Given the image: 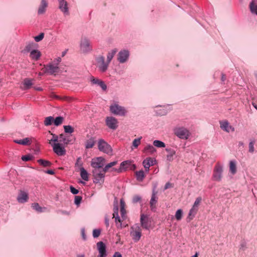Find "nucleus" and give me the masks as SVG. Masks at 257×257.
I'll list each match as a JSON object with an SVG mask.
<instances>
[{"mask_svg": "<svg viewBox=\"0 0 257 257\" xmlns=\"http://www.w3.org/2000/svg\"><path fill=\"white\" fill-rule=\"evenodd\" d=\"M174 134L179 139L187 140L190 133L189 131L184 127H177L174 129Z\"/></svg>", "mask_w": 257, "mask_h": 257, "instance_id": "obj_1", "label": "nucleus"}, {"mask_svg": "<svg viewBox=\"0 0 257 257\" xmlns=\"http://www.w3.org/2000/svg\"><path fill=\"white\" fill-rule=\"evenodd\" d=\"M98 149L100 151L108 155L112 154V149L111 146L103 139H100L98 140Z\"/></svg>", "mask_w": 257, "mask_h": 257, "instance_id": "obj_2", "label": "nucleus"}, {"mask_svg": "<svg viewBox=\"0 0 257 257\" xmlns=\"http://www.w3.org/2000/svg\"><path fill=\"white\" fill-rule=\"evenodd\" d=\"M223 167L217 163L214 167L212 179L214 181L220 182L222 178Z\"/></svg>", "mask_w": 257, "mask_h": 257, "instance_id": "obj_3", "label": "nucleus"}, {"mask_svg": "<svg viewBox=\"0 0 257 257\" xmlns=\"http://www.w3.org/2000/svg\"><path fill=\"white\" fill-rule=\"evenodd\" d=\"M110 112L115 115L124 116L126 114V110L124 107L117 104H114L110 106Z\"/></svg>", "mask_w": 257, "mask_h": 257, "instance_id": "obj_4", "label": "nucleus"}, {"mask_svg": "<svg viewBox=\"0 0 257 257\" xmlns=\"http://www.w3.org/2000/svg\"><path fill=\"white\" fill-rule=\"evenodd\" d=\"M105 173L103 171H100L97 169H93L92 171L93 182L95 184L103 183Z\"/></svg>", "mask_w": 257, "mask_h": 257, "instance_id": "obj_5", "label": "nucleus"}, {"mask_svg": "<svg viewBox=\"0 0 257 257\" xmlns=\"http://www.w3.org/2000/svg\"><path fill=\"white\" fill-rule=\"evenodd\" d=\"M96 61L97 63V67L100 71L102 72H105L109 65V63L104 61V57L103 56H99L96 58Z\"/></svg>", "mask_w": 257, "mask_h": 257, "instance_id": "obj_6", "label": "nucleus"}, {"mask_svg": "<svg viewBox=\"0 0 257 257\" xmlns=\"http://www.w3.org/2000/svg\"><path fill=\"white\" fill-rule=\"evenodd\" d=\"M140 222L141 226L146 230H149L151 225V221L148 215L142 214L140 217Z\"/></svg>", "mask_w": 257, "mask_h": 257, "instance_id": "obj_7", "label": "nucleus"}, {"mask_svg": "<svg viewBox=\"0 0 257 257\" xmlns=\"http://www.w3.org/2000/svg\"><path fill=\"white\" fill-rule=\"evenodd\" d=\"M131 228L133 231L131 232V235L133 239L135 241H138L142 235L141 227L138 224H136L135 226L132 227Z\"/></svg>", "mask_w": 257, "mask_h": 257, "instance_id": "obj_8", "label": "nucleus"}, {"mask_svg": "<svg viewBox=\"0 0 257 257\" xmlns=\"http://www.w3.org/2000/svg\"><path fill=\"white\" fill-rule=\"evenodd\" d=\"M104 159L102 157H99L92 160L91 166L94 169H98L102 168L104 166Z\"/></svg>", "mask_w": 257, "mask_h": 257, "instance_id": "obj_9", "label": "nucleus"}, {"mask_svg": "<svg viewBox=\"0 0 257 257\" xmlns=\"http://www.w3.org/2000/svg\"><path fill=\"white\" fill-rule=\"evenodd\" d=\"M106 125L110 129L115 130L117 128L118 125L117 120L112 116H108L105 120Z\"/></svg>", "mask_w": 257, "mask_h": 257, "instance_id": "obj_10", "label": "nucleus"}, {"mask_svg": "<svg viewBox=\"0 0 257 257\" xmlns=\"http://www.w3.org/2000/svg\"><path fill=\"white\" fill-rule=\"evenodd\" d=\"M80 48L81 50L85 53L88 52L92 50L89 40L86 37L82 38L80 43Z\"/></svg>", "mask_w": 257, "mask_h": 257, "instance_id": "obj_11", "label": "nucleus"}, {"mask_svg": "<svg viewBox=\"0 0 257 257\" xmlns=\"http://www.w3.org/2000/svg\"><path fill=\"white\" fill-rule=\"evenodd\" d=\"M53 147V151L58 156H64L66 154V150L64 147H62L60 143H54L51 144Z\"/></svg>", "mask_w": 257, "mask_h": 257, "instance_id": "obj_12", "label": "nucleus"}, {"mask_svg": "<svg viewBox=\"0 0 257 257\" xmlns=\"http://www.w3.org/2000/svg\"><path fill=\"white\" fill-rule=\"evenodd\" d=\"M99 254L97 257H106L107 253L105 244L102 241H99L96 244Z\"/></svg>", "mask_w": 257, "mask_h": 257, "instance_id": "obj_13", "label": "nucleus"}, {"mask_svg": "<svg viewBox=\"0 0 257 257\" xmlns=\"http://www.w3.org/2000/svg\"><path fill=\"white\" fill-rule=\"evenodd\" d=\"M130 56L129 51L127 50H123L119 51L117 55V60L120 63L125 62Z\"/></svg>", "mask_w": 257, "mask_h": 257, "instance_id": "obj_14", "label": "nucleus"}, {"mask_svg": "<svg viewBox=\"0 0 257 257\" xmlns=\"http://www.w3.org/2000/svg\"><path fill=\"white\" fill-rule=\"evenodd\" d=\"M131 165V161H125L121 163L120 167L118 169H112V170L117 172L118 173H120L123 171H126L127 169H130V165Z\"/></svg>", "mask_w": 257, "mask_h": 257, "instance_id": "obj_15", "label": "nucleus"}, {"mask_svg": "<svg viewBox=\"0 0 257 257\" xmlns=\"http://www.w3.org/2000/svg\"><path fill=\"white\" fill-rule=\"evenodd\" d=\"M45 72L49 73L50 75H53L58 73L59 69L58 66H54L52 64L47 65L45 67Z\"/></svg>", "mask_w": 257, "mask_h": 257, "instance_id": "obj_16", "label": "nucleus"}, {"mask_svg": "<svg viewBox=\"0 0 257 257\" xmlns=\"http://www.w3.org/2000/svg\"><path fill=\"white\" fill-rule=\"evenodd\" d=\"M59 2V9L64 13L68 15L69 14L68 4L65 0H58Z\"/></svg>", "mask_w": 257, "mask_h": 257, "instance_id": "obj_17", "label": "nucleus"}, {"mask_svg": "<svg viewBox=\"0 0 257 257\" xmlns=\"http://www.w3.org/2000/svg\"><path fill=\"white\" fill-rule=\"evenodd\" d=\"M29 197L27 193L21 190L17 197V201L19 203H24L27 202L28 200Z\"/></svg>", "mask_w": 257, "mask_h": 257, "instance_id": "obj_18", "label": "nucleus"}, {"mask_svg": "<svg viewBox=\"0 0 257 257\" xmlns=\"http://www.w3.org/2000/svg\"><path fill=\"white\" fill-rule=\"evenodd\" d=\"M156 194L157 192H155L154 190L150 202L151 209L152 211H155V209H156V204L158 201V198L156 196Z\"/></svg>", "mask_w": 257, "mask_h": 257, "instance_id": "obj_19", "label": "nucleus"}, {"mask_svg": "<svg viewBox=\"0 0 257 257\" xmlns=\"http://www.w3.org/2000/svg\"><path fill=\"white\" fill-rule=\"evenodd\" d=\"M156 160H153L151 158H147L143 161V164L146 171L148 172L149 171V168L154 165V162Z\"/></svg>", "mask_w": 257, "mask_h": 257, "instance_id": "obj_20", "label": "nucleus"}, {"mask_svg": "<svg viewBox=\"0 0 257 257\" xmlns=\"http://www.w3.org/2000/svg\"><path fill=\"white\" fill-rule=\"evenodd\" d=\"M33 79L25 78L23 81V87H22L23 90L29 89L33 85Z\"/></svg>", "mask_w": 257, "mask_h": 257, "instance_id": "obj_21", "label": "nucleus"}, {"mask_svg": "<svg viewBox=\"0 0 257 257\" xmlns=\"http://www.w3.org/2000/svg\"><path fill=\"white\" fill-rule=\"evenodd\" d=\"M59 142H63L65 145H67L69 144H73L74 141L70 139L69 137H67L62 134L59 135Z\"/></svg>", "mask_w": 257, "mask_h": 257, "instance_id": "obj_22", "label": "nucleus"}, {"mask_svg": "<svg viewBox=\"0 0 257 257\" xmlns=\"http://www.w3.org/2000/svg\"><path fill=\"white\" fill-rule=\"evenodd\" d=\"M48 7V3L47 0H42L41 5L38 9V13L39 15H42L45 13L46 9Z\"/></svg>", "mask_w": 257, "mask_h": 257, "instance_id": "obj_23", "label": "nucleus"}, {"mask_svg": "<svg viewBox=\"0 0 257 257\" xmlns=\"http://www.w3.org/2000/svg\"><path fill=\"white\" fill-rule=\"evenodd\" d=\"M41 53L38 50H33L30 52V57L32 60L37 61L39 59Z\"/></svg>", "mask_w": 257, "mask_h": 257, "instance_id": "obj_24", "label": "nucleus"}, {"mask_svg": "<svg viewBox=\"0 0 257 257\" xmlns=\"http://www.w3.org/2000/svg\"><path fill=\"white\" fill-rule=\"evenodd\" d=\"M220 127L227 132H229L230 130L232 131H234V127H233L231 125H229L227 121L221 122Z\"/></svg>", "mask_w": 257, "mask_h": 257, "instance_id": "obj_25", "label": "nucleus"}, {"mask_svg": "<svg viewBox=\"0 0 257 257\" xmlns=\"http://www.w3.org/2000/svg\"><path fill=\"white\" fill-rule=\"evenodd\" d=\"M95 144V140L94 137H90L85 142V148L86 149H90L93 147Z\"/></svg>", "mask_w": 257, "mask_h": 257, "instance_id": "obj_26", "label": "nucleus"}, {"mask_svg": "<svg viewBox=\"0 0 257 257\" xmlns=\"http://www.w3.org/2000/svg\"><path fill=\"white\" fill-rule=\"evenodd\" d=\"M165 150L168 153L167 155V160L172 161L173 156L176 154L175 151L171 148H166Z\"/></svg>", "mask_w": 257, "mask_h": 257, "instance_id": "obj_27", "label": "nucleus"}, {"mask_svg": "<svg viewBox=\"0 0 257 257\" xmlns=\"http://www.w3.org/2000/svg\"><path fill=\"white\" fill-rule=\"evenodd\" d=\"M14 142L22 145H29L31 144L30 140L28 138H26L22 140H16L14 141Z\"/></svg>", "mask_w": 257, "mask_h": 257, "instance_id": "obj_28", "label": "nucleus"}, {"mask_svg": "<svg viewBox=\"0 0 257 257\" xmlns=\"http://www.w3.org/2000/svg\"><path fill=\"white\" fill-rule=\"evenodd\" d=\"M136 179L138 181L142 182L143 181L145 177L144 171L141 170L139 171H136L135 172Z\"/></svg>", "mask_w": 257, "mask_h": 257, "instance_id": "obj_29", "label": "nucleus"}, {"mask_svg": "<svg viewBox=\"0 0 257 257\" xmlns=\"http://www.w3.org/2000/svg\"><path fill=\"white\" fill-rule=\"evenodd\" d=\"M80 176L83 180L84 181H88V173L85 170V169L82 167V164L80 165Z\"/></svg>", "mask_w": 257, "mask_h": 257, "instance_id": "obj_30", "label": "nucleus"}, {"mask_svg": "<svg viewBox=\"0 0 257 257\" xmlns=\"http://www.w3.org/2000/svg\"><path fill=\"white\" fill-rule=\"evenodd\" d=\"M197 211L198 208L195 207L194 206L192 207V208L190 210L188 214V218L189 219V221H190L193 218V217H194Z\"/></svg>", "mask_w": 257, "mask_h": 257, "instance_id": "obj_31", "label": "nucleus"}, {"mask_svg": "<svg viewBox=\"0 0 257 257\" xmlns=\"http://www.w3.org/2000/svg\"><path fill=\"white\" fill-rule=\"evenodd\" d=\"M117 49L116 48L112 50L110 52H108L107 55V62L109 64L114 56L116 54L117 52Z\"/></svg>", "mask_w": 257, "mask_h": 257, "instance_id": "obj_32", "label": "nucleus"}, {"mask_svg": "<svg viewBox=\"0 0 257 257\" xmlns=\"http://www.w3.org/2000/svg\"><path fill=\"white\" fill-rule=\"evenodd\" d=\"M120 213L121 217L123 219L125 218L126 211L124 209V202L121 199L120 200Z\"/></svg>", "mask_w": 257, "mask_h": 257, "instance_id": "obj_33", "label": "nucleus"}, {"mask_svg": "<svg viewBox=\"0 0 257 257\" xmlns=\"http://www.w3.org/2000/svg\"><path fill=\"white\" fill-rule=\"evenodd\" d=\"M37 162L40 165L44 167H50L52 165L51 162L43 159H39L37 161Z\"/></svg>", "mask_w": 257, "mask_h": 257, "instance_id": "obj_34", "label": "nucleus"}, {"mask_svg": "<svg viewBox=\"0 0 257 257\" xmlns=\"http://www.w3.org/2000/svg\"><path fill=\"white\" fill-rule=\"evenodd\" d=\"M229 170L232 174H234L236 172V167L235 162L233 161H230Z\"/></svg>", "mask_w": 257, "mask_h": 257, "instance_id": "obj_35", "label": "nucleus"}, {"mask_svg": "<svg viewBox=\"0 0 257 257\" xmlns=\"http://www.w3.org/2000/svg\"><path fill=\"white\" fill-rule=\"evenodd\" d=\"M251 12L257 15V5L255 4L254 1H252L249 5Z\"/></svg>", "mask_w": 257, "mask_h": 257, "instance_id": "obj_36", "label": "nucleus"}, {"mask_svg": "<svg viewBox=\"0 0 257 257\" xmlns=\"http://www.w3.org/2000/svg\"><path fill=\"white\" fill-rule=\"evenodd\" d=\"M144 151L146 152H148L151 153V154H153L156 151V149L155 148L154 146L151 145H148L144 149Z\"/></svg>", "mask_w": 257, "mask_h": 257, "instance_id": "obj_37", "label": "nucleus"}, {"mask_svg": "<svg viewBox=\"0 0 257 257\" xmlns=\"http://www.w3.org/2000/svg\"><path fill=\"white\" fill-rule=\"evenodd\" d=\"M64 120V117L61 116H57L54 119L53 122L56 126H58L61 124Z\"/></svg>", "mask_w": 257, "mask_h": 257, "instance_id": "obj_38", "label": "nucleus"}, {"mask_svg": "<svg viewBox=\"0 0 257 257\" xmlns=\"http://www.w3.org/2000/svg\"><path fill=\"white\" fill-rule=\"evenodd\" d=\"M54 121V117L52 116H48L45 118L44 120V124L46 126L50 125L52 124Z\"/></svg>", "mask_w": 257, "mask_h": 257, "instance_id": "obj_39", "label": "nucleus"}, {"mask_svg": "<svg viewBox=\"0 0 257 257\" xmlns=\"http://www.w3.org/2000/svg\"><path fill=\"white\" fill-rule=\"evenodd\" d=\"M153 145L158 148H164L165 147V144L159 140H155L153 142Z\"/></svg>", "mask_w": 257, "mask_h": 257, "instance_id": "obj_40", "label": "nucleus"}, {"mask_svg": "<svg viewBox=\"0 0 257 257\" xmlns=\"http://www.w3.org/2000/svg\"><path fill=\"white\" fill-rule=\"evenodd\" d=\"M117 163V161H113L107 164L103 169V172H106L110 168L115 166Z\"/></svg>", "mask_w": 257, "mask_h": 257, "instance_id": "obj_41", "label": "nucleus"}, {"mask_svg": "<svg viewBox=\"0 0 257 257\" xmlns=\"http://www.w3.org/2000/svg\"><path fill=\"white\" fill-rule=\"evenodd\" d=\"M33 45H34L33 43H29L26 46V47H25L23 52L25 53H28V52L30 53V52L32 50V49L33 47Z\"/></svg>", "mask_w": 257, "mask_h": 257, "instance_id": "obj_42", "label": "nucleus"}, {"mask_svg": "<svg viewBox=\"0 0 257 257\" xmlns=\"http://www.w3.org/2000/svg\"><path fill=\"white\" fill-rule=\"evenodd\" d=\"M63 127L65 133L71 134L74 131V128L70 125H64Z\"/></svg>", "mask_w": 257, "mask_h": 257, "instance_id": "obj_43", "label": "nucleus"}, {"mask_svg": "<svg viewBox=\"0 0 257 257\" xmlns=\"http://www.w3.org/2000/svg\"><path fill=\"white\" fill-rule=\"evenodd\" d=\"M32 207L38 212H42L43 211V208L41 207L38 203H34L32 204Z\"/></svg>", "mask_w": 257, "mask_h": 257, "instance_id": "obj_44", "label": "nucleus"}, {"mask_svg": "<svg viewBox=\"0 0 257 257\" xmlns=\"http://www.w3.org/2000/svg\"><path fill=\"white\" fill-rule=\"evenodd\" d=\"M183 215V211L182 209H179L177 210L175 214V218L177 220H180L182 219Z\"/></svg>", "mask_w": 257, "mask_h": 257, "instance_id": "obj_45", "label": "nucleus"}, {"mask_svg": "<svg viewBox=\"0 0 257 257\" xmlns=\"http://www.w3.org/2000/svg\"><path fill=\"white\" fill-rule=\"evenodd\" d=\"M142 138V137H141L138 139H135L133 142V146L136 148H137L141 144V140Z\"/></svg>", "mask_w": 257, "mask_h": 257, "instance_id": "obj_46", "label": "nucleus"}, {"mask_svg": "<svg viewBox=\"0 0 257 257\" xmlns=\"http://www.w3.org/2000/svg\"><path fill=\"white\" fill-rule=\"evenodd\" d=\"M142 200V197L140 195H135L133 197L132 202L133 203H137L140 202Z\"/></svg>", "mask_w": 257, "mask_h": 257, "instance_id": "obj_47", "label": "nucleus"}, {"mask_svg": "<svg viewBox=\"0 0 257 257\" xmlns=\"http://www.w3.org/2000/svg\"><path fill=\"white\" fill-rule=\"evenodd\" d=\"M101 233L100 229H94L93 230L92 235L94 238L98 237Z\"/></svg>", "mask_w": 257, "mask_h": 257, "instance_id": "obj_48", "label": "nucleus"}, {"mask_svg": "<svg viewBox=\"0 0 257 257\" xmlns=\"http://www.w3.org/2000/svg\"><path fill=\"white\" fill-rule=\"evenodd\" d=\"M90 81L92 84H97L98 85L102 80L92 76L90 78Z\"/></svg>", "mask_w": 257, "mask_h": 257, "instance_id": "obj_49", "label": "nucleus"}, {"mask_svg": "<svg viewBox=\"0 0 257 257\" xmlns=\"http://www.w3.org/2000/svg\"><path fill=\"white\" fill-rule=\"evenodd\" d=\"M254 141H251L249 142L248 145V148H249V152L251 153H253L254 152Z\"/></svg>", "mask_w": 257, "mask_h": 257, "instance_id": "obj_50", "label": "nucleus"}, {"mask_svg": "<svg viewBox=\"0 0 257 257\" xmlns=\"http://www.w3.org/2000/svg\"><path fill=\"white\" fill-rule=\"evenodd\" d=\"M44 37V34L43 33H40L38 36L34 37L36 42H38L41 41Z\"/></svg>", "mask_w": 257, "mask_h": 257, "instance_id": "obj_51", "label": "nucleus"}, {"mask_svg": "<svg viewBox=\"0 0 257 257\" xmlns=\"http://www.w3.org/2000/svg\"><path fill=\"white\" fill-rule=\"evenodd\" d=\"M82 199V197L80 196H75V199H74V203L76 205H79Z\"/></svg>", "mask_w": 257, "mask_h": 257, "instance_id": "obj_52", "label": "nucleus"}, {"mask_svg": "<svg viewBox=\"0 0 257 257\" xmlns=\"http://www.w3.org/2000/svg\"><path fill=\"white\" fill-rule=\"evenodd\" d=\"M33 158V156L31 155H27L25 156H23L22 157V160L23 161H28L32 160Z\"/></svg>", "mask_w": 257, "mask_h": 257, "instance_id": "obj_53", "label": "nucleus"}, {"mask_svg": "<svg viewBox=\"0 0 257 257\" xmlns=\"http://www.w3.org/2000/svg\"><path fill=\"white\" fill-rule=\"evenodd\" d=\"M115 222L116 223V225H117V227L118 228V227H121V222H122V220H121L120 218L119 217V216H116L115 217Z\"/></svg>", "mask_w": 257, "mask_h": 257, "instance_id": "obj_54", "label": "nucleus"}, {"mask_svg": "<svg viewBox=\"0 0 257 257\" xmlns=\"http://www.w3.org/2000/svg\"><path fill=\"white\" fill-rule=\"evenodd\" d=\"M52 138L50 140L49 143L51 144V142H58L59 139V136H58L55 134H52Z\"/></svg>", "mask_w": 257, "mask_h": 257, "instance_id": "obj_55", "label": "nucleus"}, {"mask_svg": "<svg viewBox=\"0 0 257 257\" xmlns=\"http://www.w3.org/2000/svg\"><path fill=\"white\" fill-rule=\"evenodd\" d=\"M202 198L200 197L197 198L194 203L193 206L198 208V206L199 205L201 201Z\"/></svg>", "mask_w": 257, "mask_h": 257, "instance_id": "obj_56", "label": "nucleus"}, {"mask_svg": "<svg viewBox=\"0 0 257 257\" xmlns=\"http://www.w3.org/2000/svg\"><path fill=\"white\" fill-rule=\"evenodd\" d=\"M70 190L71 192L74 195L77 194L79 193V190L72 186H70Z\"/></svg>", "mask_w": 257, "mask_h": 257, "instance_id": "obj_57", "label": "nucleus"}, {"mask_svg": "<svg viewBox=\"0 0 257 257\" xmlns=\"http://www.w3.org/2000/svg\"><path fill=\"white\" fill-rule=\"evenodd\" d=\"M103 90H106L107 89V86L105 83L102 80L98 85Z\"/></svg>", "mask_w": 257, "mask_h": 257, "instance_id": "obj_58", "label": "nucleus"}, {"mask_svg": "<svg viewBox=\"0 0 257 257\" xmlns=\"http://www.w3.org/2000/svg\"><path fill=\"white\" fill-rule=\"evenodd\" d=\"M240 249H242L243 250H245L246 248V244L245 241H242L240 244Z\"/></svg>", "mask_w": 257, "mask_h": 257, "instance_id": "obj_59", "label": "nucleus"}, {"mask_svg": "<svg viewBox=\"0 0 257 257\" xmlns=\"http://www.w3.org/2000/svg\"><path fill=\"white\" fill-rule=\"evenodd\" d=\"M171 187H173V185L172 184H171L169 182H167L165 185V187H164V190H166L169 188H171Z\"/></svg>", "mask_w": 257, "mask_h": 257, "instance_id": "obj_60", "label": "nucleus"}, {"mask_svg": "<svg viewBox=\"0 0 257 257\" xmlns=\"http://www.w3.org/2000/svg\"><path fill=\"white\" fill-rule=\"evenodd\" d=\"M105 224L107 227H108L109 225V219L107 216H105Z\"/></svg>", "mask_w": 257, "mask_h": 257, "instance_id": "obj_61", "label": "nucleus"}, {"mask_svg": "<svg viewBox=\"0 0 257 257\" xmlns=\"http://www.w3.org/2000/svg\"><path fill=\"white\" fill-rule=\"evenodd\" d=\"M113 212H118V206L117 205V203H116V205H114Z\"/></svg>", "mask_w": 257, "mask_h": 257, "instance_id": "obj_62", "label": "nucleus"}, {"mask_svg": "<svg viewBox=\"0 0 257 257\" xmlns=\"http://www.w3.org/2000/svg\"><path fill=\"white\" fill-rule=\"evenodd\" d=\"M45 173L50 175H54L55 174L54 171L52 170H48L45 171Z\"/></svg>", "mask_w": 257, "mask_h": 257, "instance_id": "obj_63", "label": "nucleus"}, {"mask_svg": "<svg viewBox=\"0 0 257 257\" xmlns=\"http://www.w3.org/2000/svg\"><path fill=\"white\" fill-rule=\"evenodd\" d=\"M113 257H122L121 254L118 252H115Z\"/></svg>", "mask_w": 257, "mask_h": 257, "instance_id": "obj_64", "label": "nucleus"}]
</instances>
